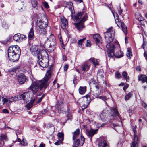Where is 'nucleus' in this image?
Returning a JSON list of instances; mask_svg holds the SVG:
<instances>
[{"instance_id":"nucleus-1","label":"nucleus","mask_w":147,"mask_h":147,"mask_svg":"<svg viewBox=\"0 0 147 147\" xmlns=\"http://www.w3.org/2000/svg\"><path fill=\"white\" fill-rule=\"evenodd\" d=\"M115 33V30L112 27L108 29L107 32L104 33L105 41L107 43L106 45L107 55L109 57H112L115 56L117 58H121L123 56V52L121 50H119L115 54V45L113 43H111L113 41Z\"/></svg>"},{"instance_id":"nucleus-2","label":"nucleus","mask_w":147,"mask_h":147,"mask_svg":"<svg viewBox=\"0 0 147 147\" xmlns=\"http://www.w3.org/2000/svg\"><path fill=\"white\" fill-rule=\"evenodd\" d=\"M52 67L49 68L45 77L39 81L40 84L36 81H33L31 85L29 87V89L32 91L28 92H32L34 93L33 96H35V94L38 90L39 88L41 90L43 88L45 89L48 86L49 83V80L51 77Z\"/></svg>"},{"instance_id":"nucleus-3","label":"nucleus","mask_w":147,"mask_h":147,"mask_svg":"<svg viewBox=\"0 0 147 147\" xmlns=\"http://www.w3.org/2000/svg\"><path fill=\"white\" fill-rule=\"evenodd\" d=\"M20 53V49L18 46L10 47L8 50V57L11 61L15 62L19 59Z\"/></svg>"},{"instance_id":"nucleus-4","label":"nucleus","mask_w":147,"mask_h":147,"mask_svg":"<svg viewBox=\"0 0 147 147\" xmlns=\"http://www.w3.org/2000/svg\"><path fill=\"white\" fill-rule=\"evenodd\" d=\"M56 45L55 38L53 34L50 35L48 38H47L46 41L43 43L40 44L41 47H43L45 49L49 48V50L52 51L55 48Z\"/></svg>"},{"instance_id":"nucleus-5","label":"nucleus","mask_w":147,"mask_h":147,"mask_svg":"<svg viewBox=\"0 0 147 147\" xmlns=\"http://www.w3.org/2000/svg\"><path fill=\"white\" fill-rule=\"evenodd\" d=\"M90 101L91 99L89 96L87 95L79 99L77 101V103L82 109H84L88 107Z\"/></svg>"},{"instance_id":"nucleus-6","label":"nucleus","mask_w":147,"mask_h":147,"mask_svg":"<svg viewBox=\"0 0 147 147\" xmlns=\"http://www.w3.org/2000/svg\"><path fill=\"white\" fill-rule=\"evenodd\" d=\"M42 48L40 49V50L38 51V47L36 45H34L32 46L30 48V51L32 54L34 55H38V57H40V56H42V52H44L46 53H47L46 51L45 50V49L43 48V47H41Z\"/></svg>"},{"instance_id":"nucleus-7","label":"nucleus","mask_w":147,"mask_h":147,"mask_svg":"<svg viewBox=\"0 0 147 147\" xmlns=\"http://www.w3.org/2000/svg\"><path fill=\"white\" fill-rule=\"evenodd\" d=\"M33 95L34 93L32 92L28 91L21 94L19 98L20 100H23L24 101H29V100L33 101L36 98L35 97H33Z\"/></svg>"},{"instance_id":"nucleus-8","label":"nucleus","mask_w":147,"mask_h":147,"mask_svg":"<svg viewBox=\"0 0 147 147\" xmlns=\"http://www.w3.org/2000/svg\"><path fill=\"white\" fill-rule=\"evenodd\" d=\"M88 15L87 13H85L84 16L83 17V18L78 23H75L74 24L75 25L76 28L79 31L81 30L84 28V22L87 20Z\"/></svg>"},{"instance_id":"nucleus-9","label":"nucleus","mask_w":147,"mask_h":147,"mask_svg":"<svg viewBox=\"0 0 147 147\" xmlns=\"http://www.w3.org/2000/svg\"><path fill=\"white\" fill-rule=\"evenodd\" d=\"M40 57H38V62L39 65L43 68L47 67L48 65L49 60L48 59L46 58L45 57L43 58H41V60L39 59Z\"/></svg>"},{"instance_id":"nucleus-10","label":"nucleus","mask_w":147,"mask_h":147,"mask_svg":"<svg viewBox=\"0 0 147 147\" xmlns=\"http://www.w3.org/2000/svg\"><path fill=\"white\" fill-rule=\"evenodd\" d=\"M47 20L46 17L41 20H37V24L40 28H45L47 26Z\"/></svg>"},{"instance_id":"nucleus-11","label":"nucleus","mask_w":147,"mask_h":147,"mask_svg":"<svg viewBox=\"0 0 147 147\" xmlns=\"http://www.w3.org/2000/svg\"><path fill=\"white\" fill-rule=\"evenodd\" d=\"M87 13L84 11V10L82 11V12H79L77 13L75 16H74L73 13L71 14V16L73 20L75 21H79L81 18V17L82 16H84L85 14Z\"/></svg>"},{"instance_id":"nucleus-12","label":"nucleus","mask_w":147,"mask_h":147,"mask_svg":"<svg viewBox=\"0 0 147 147\" xmlns=\"http://www.w3.org/2000/svg\"><path fill=\"white\" fill-rule=\"evenodd\" d=\"M108 112L109 111L108 109L104 110L100 113L99 114V116L102 121H105L107 119H109L107 118Z\"/></svg>"},{"instance_id":"nucleus-13","label":"nucleus","mask_w":147,"mask_h":147,"mask_svg":"<svg viewBox=\"0 0 147 147\" xmlns=\"http://www.w3.org/2000/svg\"><path fill=\"white\" fill-rule=\"evenodd\" d=\"M98 147H108V142L107 139L104 137H102L100 142L98 144Z\"/></svg>"},{"instance_id":"nucleus-14","label":"nucleus","mask_w":147,"mask_h":147,"mask_svg":"<svg viewBox=\"0 0 147 147\" xmlns=\"http://www.w3.org/2000/svg\"><path fill=\"white\" fill-rule=\"evenodd\" d=\"M25 37V36L20 34H15L13 36V39L16 41H21Z\"/></svg>"},{"instance_id":"nucleus-15","label":"nucleus","mask_w":147,"mask_h":147,"mask_svg":"<svg viewBox=\"0 0 147 147\" xmlns=\"http://www.w3.org/2000/svg\"><path fill=\"white\" fill-rule=\"evenodd\" d=\"M26 77L23 74H20L18 76V81L20 84H24L26 82Z\"/></svg>"},{"instance_id":"nucleus-16","label":"nucleus","mask_w":147,"mask_h":147,"mask_svg":"<svg viewBox=\"0 0 147 147\" xmlns=\"http://www.w3.org/2000/svg\"><path fill=\"white\" fill-rule=\"evenodd\" d=\"M97 129H91L86 131V134H87L88 136L90 138V140H92V138L94 134L97 133Z\"/></svg>"},{"instance_id":"nucleus-17","label":"nucleus","mask_w":147,"mask_h":147,"mask_svg":"<svg viewBox=\"0 0 147 147\" xmlns=\"http://www.w3.org/2000/svg\"><path fill=\"white\" fill-rule=\"evenodd\" d=\"M95 87L96 89L92 92V94L95 97H97L101 94L100 90L99 89V87L98 84L95 85Z\"/></svg>"},{"instance_id":"nucleus-18","label":"nucleus","mask_w":147,"mask_h":147,"mask_svg":"<svg viewBox=\"0 0 147 147\" xmlns=\"http://www.w3.org/2000/svg\"><path fill=\"white\" fill-rule=\"evenodd\" d=\"M61 27L63 29H65L67 26L68 22L66 19L64 17L61 19Z\"/></svg>"},{"instance_id":"nucleus-19","label":"nucleus","mask_w":147,"mask_h":147,"mask_svg":"<svg viewBox=\"0 0 147 147\" xmlns=\"http://www.w3.org/2000/svg\"><path fill=\"white\" fill-rule=\"evenodd\" d=\"M66 7L68 8L70 11L71 14L74 13V10L73 4L71 2H67L66 3Z\"/></svg>"},{"instance_id":"nucleus-20","label":"nucleus","mask_w":147,"mask_h":147,"mask_svg":"<svg viewBox=\"0 0 147 147\" xmlns=\"http://www.w3.org/2000/svg\"><path fill=\"white\" fill-rule=\"evenodd\" d=\"M138 80L143 82H146L147 84V76L144 75H140L138 76Z\"/></svg>"},{"instance_id":"nucleus-21","label":"nucleus","mask_w":147,"mask_h":147,"mask_svg":"<svg viewBox=\"0 0 147 147\" xmlns=\"http://www.w3.org/2000/svg\"><path fill=\"white\" fill-rule=\"evenodd\" d=\"M110 113L113 117H114L119 116L118 111L116 108H114L111 109Z\"/></svg>"},{"instance_id":"nucleus-22","label":"nucleus","mask_w":147,"mask_h":147,"mask_svg":"<svg viewBox=\"0 0 147 147\" xmlns=\"http://www.w3.org/2000/svg\"><path fill=\"white\" fill-rule=\"evenodd\" d=\"M90 67V65L88 64V62L87 61L84 63L82 65V70L84 71H88Z\"/></svg>"},{"instance_id":"nucleus-23","label":"nucleus","mask_w":147,"mask_h":147,"mask_svg":"<svg viewBox=\"0 0 147 147\" xmlns=\"http://www.w3.org/2000/svg\"><path fill=\"white\" fill-rule=\"evenodd\" d=\"M80 130L78 128L74 132L72 133L73 135V139L75 140L79 136L80 134Z\"/></svg>"},{"instance_id":"nucleus-24","label":"nucleus","mask_w":147,"mask_h":147,"mask_svg":"<svg viewBox=\"0 0 147 147\" xmlns=\"http://www.w3.org/2000/svg\"><path fill=\"white\" fill-rule=\"evenodd\" d=\"M63 103L61 102H57L56 104V108L58 110L61 111L63 109Z\"/></svg>"},{"instance_id":"nucleus-25","label":"nucleus","mask_w":147,"mask_h":147,"mask_svg":"<svg viewBox=\"0 0 147 147\" xmlns=\"http://www.w3.org/2000/svg\"><path fill=\"white\" fill-rule=\"evenodd\" d=\"M93 37L95 41L96 44H97L100 42V37L98 34L94 35H93Z\"/></svg>"},{"instance_id":"nucleus-26","label":"nucleus","mask_w":147,"mask_h":147,"mask_svg":"<svg viewBox=\"0 0 147 147\" xmlns=\"http://www.w3.org/2000/svg\"><path fill=\"white\" fill-rule=\"evenodd\" d=\"M28 37L29 39L30 40L32 39L34 37L33 29L32 27L29 32Z\"/></svg>"},{"instance_id":"nucleus-27","label":"nucleus","mask_w":147,"mask_h":147,"mask_svg":"<svg viewBox=\"0 0 147 147\" xmlns=\"http://www.w3.org/2000/svg\"><path fill=\"white\" fill-rule=\"evenodd\" d=\"M18 8L20 11H21L25 10V7L24 6V3L23 2H19Z\"/></svg>"},{"instance_id":"nucleus-28","label":"nucleus","mask_w":147,"mask_h":147,"mask_svg":"<svg viewBox=\"0 0 147 147\" xmlns=\"http://www.w3.org/2000/svg\"><path fill=\"white\" fill-rule=\"evenodd\" d=\"M33 97H36L35 100L33 101H31V100H30V102L28 103L26 105V107L28 109H30L33 106L34 102H35V101L36 100L37 96L35 95V96H33Z\"/></svg>"},{"instance_id":"nucleus-29","label":"nucleus","mask_w":147,"mask_h":147,"mask_svg":"<svg viewBox=\"0 0 147 147\" xmlns=\"http://www.w3.org/2000/svg\"><path fill=\"white\" fill-rule=\"evenodd\" d=\"M89 61L92 62L95 66L98 65L99 64V62L97 60L94 58L90 59Z\"/></svg>"},{"instance_id":"nucleus-30","label":"nucleus","mask_w":147,"mask_h":147,"mask_svg":"<svg viewBox=\"0 0 147 147\" xmlns=\"http://www.w3.org/2000/svg\"><path fill=\"white\" fill-rule=\"evenodd\" d=\"M2 102L3 104H5L6 106H8L11 102L10 98L8 99L3 98L2 99Z\"/></svg>"},{"instance_id":"nucleus-31","label":"nucleus","mask_w":147,"mask_h":147,"mask_svg":"<svg viewBox=\"0 0 147 147\" xmlns=\"http://www.w3.org/2000/svg\"><path fill=\"white\" fill-rule=\"evenodd\" d=\"M86 87H80L79 89V93L81 94H84L86 91Z\"/></svg>"},{"instance_id":"nucleus-32","label":"nucleus","mask_w":147,"mask_h":147,"mask_svg":"<svg viewBox=\"0 0 147 147\" xmlns=\"http://www.w3.org/2000/svg\"><path fill=\"white\" fill-rule=\"evenodd\" d=\"M138 140V139L137 137H135L134 138V141L131 144V147H136V146L137 144Z\"/></svg>"},{"instance_id":"nucleus-33","label":"nucleus","mask_w":147,"mask_h":147,"mask_svg":"<svg viewBox=\"0 0 147 147\" xmlns=\"http://www.w3.org/2000/svg\"><path fill=\"white\" fill-rule=\"evenodd\" d=\"M121 24L122 30L125 34H126L127 32L126 26L125 25L124 23L123 22L121 23Z\"/></svg>"},{"instance_id":"nucleus-34","label":"nucleus","mask_w":147,"mask_h":147,"mask_svg":"<svg viewBox=\"0 0 147 147\" xmlns=\"http://www.w3.org/2000/svg\"><path fill=\"white\" fill-rule=\"evenodd\" d=\"M122 75L124 79H125L127 82H129V78L127 76V74L126 71L123 72Z\"/></svg>"},{"instance_id":"nucleus-35","label":"nucleus","mask_w":147,"mask_h":147,"mask_svg":"<svg viewBox=\"0 0 147 147\" xmlns=\"http://www.w3.org/2000/svg\"><path fill=\"white\" fill-rule=\"evenodd\" d=\"M0 139L1 140H3V145L4 144V142L3 140H6L7 139V136L5 134H1L0 136Z\"/></svg>"},{"instance_id":"nucleus-36","label":"nucleus","mask_w":147,"mask_h":147,"mask_svg":"<svg viewBox=\"0 0 147 147\" xmlns=\"http://www.w3.org/2000/svg\"><path fill=\"white\" fill-rule=\"evenodd\" d=\"M80 140L79 139H77L74 141L73 145V147H78L80 143Z\"/></svg>"},{"instance_id":"nucleus-37","label":"nucleus","mask_w":147,"mask_h":147,"mask_svg":"<svg viewBox=\"0 0 147 147\" xmlns=\"http://www.w3.org/2000/svg\"><path fill=\"white\" fill-rule=\"evenodd\" d=\"M31 3L32 7L36 9H37L38 3L36 0H31Z\"/></svg>"},{"instance_id":"nucleus-38","label":"nucleus","mask_w":147,"mask_h":147,"mask_svg":"<svg viewBox=\"0 0 147 147\" xmlns=\"http://www.w3.org/2000/svg\"><path fill=\"white\" fill-rule=\"evenodd\" d=\"M98 98L104 101L105 102V105H106L108 108L109 107L107 105V103L105 102V101L106 100L108 99L106 97L103 96H98Z\"/></svg>"},{"instance_id":"nucleus-39","label":"nucleus","mask_w":147,"mask_h":147,"mask_svg":"<svg viewBox=\"0 0 147 147\" xmlns=\"http://www.w3.org/2000/svg\"><path fill=\"white\" fill-rule=\"evenodd\" d=\"M133 95L132 92H129L126 95L125 97V100H128L130 98H131Z\"/></svg>"},{"instance_id":"nucleus-40","label":"nucleus","mask_w":147,"mask_h":147,"mask_svg":"<svg viewBox=\"0 0 147 147\" xmlns=\"http://www.w3.org/2000/svg\"><path fill=\"white\" fill-rule=\"evenodd\" d=\"M45 28H40L39 30V33L41 34H45L46 33V31Z\"/></svg>"},{"instance_id":"nucleus-41","label":"nucleus","mask_w":147,"mask_h":147,"mask_svg":"<svg viewBox=\"0 0 147 147\" xmlns=\"http://www.w3.org/2000/svg\"><path fill=\"white\" fill-rule=\"evenodd\" d=\"M113 14L115 19L116 22H119V19L118 14L114 12L113 13Z\"/></svg>"},{"instance_id":"nucleus-42","label":"nucleus","mask_w":147,"mask_h":147,"mask_svg":"<svg viewBox=\"0 0 147 147\" xmlns=\"http://www.w3.org/2000/svg\"><path fill=\"white\" fill-rule=\"evenodd\" d=\"M63 140V138L61 139H59V140H57L56 142L55 143V145H59L61 144H62Z\"/></svg>"},{"instance_id":"nucleus-43","label":"nucleus","mask_w":147,"mask_h":147,"mask_svg":"<svg viewBox=\"0 0 147 147\" xmlns=\"http://www.w3.org/2000/svg\"><path fill=\"white\" fill-rule=\"evenodd\" d=\"M115 78L117 79H119L121 77V75L119 72L117 71L115 73Z\"/></svg>"},{"instance_id":"nucleus-44","label":"nucleus","mask_w":147,"mask_h":147,"mask_svg":"<svg viewBox=\"0 0 147 147\" xmlns=\"http://www.w3.org/2000/svg\"><path fill=\"white\" fill-rule=\"evenodd\" d=\"M127 56L129 58H131V57L132 56V53L130 51L129 48L128 49V50L127 53Z\"/></svg>"},{"instance_id":"nucleus-45","label":"nucleus","mask_w":147,"mask_h":147,"mask_svg":"<svg viewBox=\"0 0 147 147\" xmlns=\"http://www.w3.org/2000/svg\"><path fill=\"white\" fill-rule=\"evenodd\" d=\"M21 144L23 146H26L27 145V143L26 141V139L24 138L22 139L21 142Z\"/></svg>"},{"instance_id":"nucleus-46","label":"nucleus","mask_w":147,"mask_h":147,"mask_svg":"<svg viewBox=\"0 0 147 147\" xmlns=\"http://www.w3.org/2000/svg\"><path fill=\"white\" fill-rule=\"evenodd\" d=\"M86 39V38H84L82 39L79 40L78 42L79 46L80 47H82V44L83 42Z\"/></svg>"},{"instance_id":"nucleus-47","label":"nucleus","mask_w":147,"mask_h":147,"mask_svg":"<svg viewBox=\"0 0 147 147\" xmlns=\"http://www.w3.org/2000/svg\"><path fill=\"white\" fill-rule=\"evenodd\" d=\"M11 102H12L13 101H16L18 99V97L17 96H15L14 97H12L10 98Z\"/></svg>"},{"instance_id":"nucleus-48","label":"nucleus","mask_w":147,"mask_h":147,"mask_svg":"<svg viewBox=\"0 0 147 147\" xmlns=\"http://www.w3.org/2000/svg\"><path fill=\"white\" fill-rule=\"evenodd\" d=\"M137 128V126L136 125L135 127L133 129V131L134 132V138L135 137H137L136 136V128Z\"/></svg>"},{"instance_id":"nucleus-49","label":"nucleus","mask_w":147,"mask_h":147,"mask_svg":"<svg viewBox=\"0 0 147 147\" xmlns=\"http://www.w3.org/2000/svg\"><path fill=\"white\" fill-rule=\"evenodd\" d=\"M44 5V7L47 8L48 9L49 7V6L48 4V3L46 2H44L42 3Z\"/></svg>"},{"instance_id":"nucleus-50","label":"nucleus","mask_w":147,"mask_h":147,"mask_svg":"<svg viewBox=\"0 0 147 147\" xmlns=\"http://www.w3.org/2000/svg\"><path fill=\"white\" fill-rule=\"evenodd\" d=\"M44 96V95H43L42 97H40V98H39L38 100H37L38 99L37 98V100L36 101H35V102H36V103H39L42 100V99L43 98V96Z\"/></svg>"},{"instance_id":"nucleus-51","label":"nucleus","mask_w":147,"mask_h":147,"mask_svg":"<svg viewBox=\"0 0 147 147\" xmlns=\"http://www.w3.org/2000/svg\"><path fill=\"white\" fill-rule=\"evenodd\" d=\"M44 96V95H43L42 97H40V98H39L38 100H37L38 99L37 98V100L36 101H35V102H36V103H39L42 100V99L43 98V96Z\"/></svg>"},{"instance_id":"nucleus-52","label":"nucleus","mask_w":147,"mask_h":147,"mask_svg":"<svg viewBox=\"0 0 147 147\" xmlns=\"http://www.w3.org/2000/svg\"><path fill=\"white\" fill-rule=\"evenodd\" d=\"M58 136L59 138V139H61L62 138H63V134L62 133H59L58 134Z\"/></svg>"},{"instance_id":"nucleus-53","label":"nucleus","mask_w":147,"mask_h":147,"mask_svg":"<svg viewBox=\"0 0 147 147\" xmlns=\"http://www.w3.org/2000/svg\"><path fill=\"white\" fill-rule=\"evenodd\" d=\"M81 139L82 142H81V146H82L84 142L85 138L83 136L81 135Z\"/></svg>"},{"instance_id":"nucleus-54","label":"nucleus","mask_w":147,"mask_h":147,"mask_svg":"<svg viewBox=\"0 0 147 147\" xmlns=\"http://www.w3.org/2000/svg\"><path fill=\"white\" fill-rule=\"evenodd\" d=\"M68 65L67 64H66L64 67V70L65 71L67 70L68 68Z\"/></svg>"},{"instance_id":"nucleus-55","label":"nucleus","mask_w":147,"mask_h":147,"mask_svg":"<svg viewBox=\"0 0 147 147\" xmlns=\"http://www.w3.org/2000/svg\"><path fill=\"white\" fill-rule=\"evenodd\" d=\"M128 86L129 85L128 84H127L123 87V89L125 92H126V90Z\"/></svg>"},{"instance_id":"nucleus-56","label":"nucleus","mask_w":147,"mask_h":147,"mask_svg":"<svg viewBox=\"0 0 147 147\" xmlns=\"http://www.w3.org/2000/svg\"><path fill=\"white\" fill-rule=\"evenodd\" d=\"M2 111L3 113H9L8 111L6 109H4L2 110Z\"/></svg>"},{"instance_id":"nucleus-57","label":"nucleus","mask_w":147,"mask_h":147,"mask_svg":"<svg viewBox=\"0 0 147 147\" xmlns=\"http://www.w3.org/2000/svg\"><path fill=\"white\" fill-rule=\"evenodd\" d=\"M142 105L143 107L146 109L147 110V105L144 102H143L142 103Z\"/></svg>"},{"instance_id":"nucleus-58","label":"nucleus","mask_w":147,"mask_h":147,"mask_svg":"<svg viewBox=\"0 0 147 147\" xmlns=\"http://www.w3.org/2000/svg\"><path fill=\"white\" fill-rule=\"evenodd\" d=\"M144 56L145 58L146 59H147V52L146 51H145L144 53Z\"/></svg>"},{"instance_id":"nucleus-59","label":"nucleus","mask_w":147,"mask_h":147,"mask_svg":"<svg viewBox=\"0 0 147 147\" xmlns=\"http://www.w3.org/2000/svg\"><path fill=\"white\" fill-rule=\"evenodd\" d=\"M91 46L90 43V42L88 40H87V42L86 43V46L87 47H90Z\"/></svg>"},{"instance_id":"nucleus-60","label":"nucleus","mask_w":147,"mask_h":147,"mask_svg":"<svg viewBox=\"0 0 147 147\" xmlns=\"http://www.w3.org/2000/svg\"><path fill=\"white\" fill-rule=\"evenodd\" d=\"M136 70L138 71H140L141 70V68L140 66H138L136 68Z\"/></svg>"},{"instance_id":"nucleus-61","label":"nucleus","mask_w":147,"mask_h":147,"mask_svg":"<svg viewBox=\"0 0 147 147\" xmlns=\"http://www.w3.org/2000/svg\"><path fill=\"white\" fill-rule=\"evenodd\" d=\"M47 111V109H45L44 111H41V113L42 114H45L46 112Z\"/></svg>"},{"instance_id":"nucleus-62","label":"nucleus","mask_w":147,"mask_h":147,"mask_svg":"<svg viewBox=\"0 0 147 147\" xmlns=\"http://www.w3.org/2000/svg\"><path fill=\"white\" fill-rule=\"evenodd\" d=\"M75 2L78 3H80L82 1V0H74Z\"/></svg>"},{"instance_id":"nucleus-63","label":"nucleus","mask_w":147,"mask_h":147,"mask_svg":"<svg viewBox=\"0 0 147 147\" xmlns=\"http://www.w3.org/2000/svg\"><path fill=\"white\" fill-rule=\"evenodd\" d=\"M45 145L44 144L41 143L40 144L38 147H45Z\"/></svg>"},{"instance_id":"nucleus-64","label":"nucleus","mask_w":147,"mask_h":147,"mask_svg":"<svg viewBox=\"0 0 147 147\" xmlns=\"http://www.w3.org/2000/svg\"><path fill=\"white\" fill-rule=\"evenodd\" d=\"M63 58V60L64 61H66V60L67 57H66V56L63 55V58Z\"/></svg>"}]
</instances>
